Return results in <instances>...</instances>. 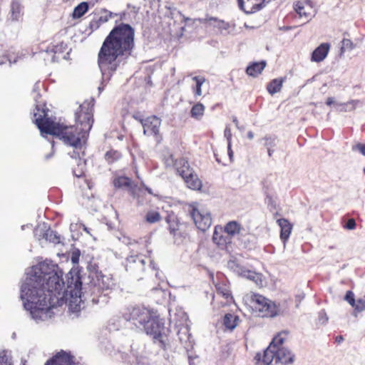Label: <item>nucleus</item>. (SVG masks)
Instances as JSON below:
<instances>
[{
  "label": "nucleus",
  "mask_w": 365,
  "mask_h": 365,
  "mask_svg": "<svg viewBox=\"0 0 365 365\" xmlns=\"http://www.w3.org/2000/svg\"><path fill=\"white\" fill-rule=\"evenodd\" d=\"M138 247H142V248H144L145 247V245L144 244L138 245Z\"/></svg>",
  "instance_id": "nucleus-55"
},
{
  "label": "nucleus",
  "mask_w": 365,
  "mask_h": 365,
  "mask_svg": "<svg viewBox=\"0 0 365 365\" xmlns=\"http://www.w3.org/2000/svg\"><path fill=\"white\" fill-rule=\"evenodd\" d=\"M355 310L359 312H363L365 310V295L357 299L355 302V306H353Z\"/></svg>",
  "instance_id": "nucleus-40"
},
{
  "label": "nucleus",
  "mask_w": 365,
  "mask_h": 365,
  "mask_svg": "<svg viewBox=\"0 0 365 365\" xmlns=\"http://www.w3.org/2000/svg\"><path fill=\"white\" fill-rule=\"evenodd\" d=\"M284 81V78H283L273 79L267 86V91L272 95L279 92L282 89Z\"/></svg>",
  "instance_id": "nucleus-30"
},
{
  "label": "nucleus",
  "mask_w": 365,
  "mask_h": 365,
  "mask_svg": "<svg viewBox=\"0 0 365 365\" xmlns=\"http://www.w3.org/2000/svg\"><path fill=\"white\" fill-rule=\"evenodd\" d=\"M113 184L116 188L129 187L131 186V180L126 176H118L113 180Z\"/></svg>",
  "instance_id": "nucleus-32"
},
{
  "label": "nucleus",
  "mask_w": 365,
  "mask_h": 365,
  "mask_svg": "<svg viewBox=\"0 0 365 365\" xmlns=\"http://www.w3.org/2000/svg\"><path fill=\"white\" fill-rule=\"evenodd\" d=\"M356 148L365 156V144L364 143H358L356 145Z\"/></svg>",
  "instance_id": "nucleus-45"
},
{
  "label": "nucleus",
  "mask_w": 365,
  "mask_h": 365,
  "mask_svg": "<svg viewBox=\"0 0 365 365\" xmlns=\"http://www.w3.org/2000/svg\"><path fill=\"white\" fill-rule=\"evenodd\" d=\"M250 269L245 267H237V272L239 275L242 277L246 278L247 275V272H249Z\"/></svg>",
  "instance_id": "nucleus-44"
},
{
  "label": "nucleus",
  "mask_w": 365,
  "mask_h": 365,
  "mask_svg": "<svg viewBox=\"0 0 365 365\" xmlns=\"http://www.w3.org/2000/svg\"><path fill=\"white\" fill-rule=\"evenodd\" d=\"M23 6L19 0H12L11 3V18L13 21H19L23 16Z\"/></svg>",
  "instance_id": "nucleus-27"
},
{
  "label": "nucleus",
  "mask_w": 365,
  "mask_h": 365,
  "mask_svg": "<svg viewBox=\"0 0 365 365\" xmlns=\"http://www.w3.org/2000/svg\"><path fill=\"white\" fill-rule=\"evenodd\" d=\"M173 166L188 188L193 190H199L202 188V181L185 158L176 159Z\"/></svg>",
  "instance_id": "nucleus-6"
},
{
  "label": "nucleus",
  "mask_w": 365,
  "mask_h": 365,
  "mask_svg": "<svg viewBox=\"0 0 365 365\" xmlns=\"http://www.w3.org/2000/svg\"><path fill=\"white\" fill-rule=\"evenodd\" d=\"M252 310L259 317L274 318L279 314V304L267 299L264 296L255 292L247 295Z\"/></svg>",
  "instance_id": "nucleus-4"
},
{
  "label": "nucleus",
  "mask_w": 365,
  "mask_h": 365,
  "mask_svg": "<svg viewBox=\"0 0 365 365\" xmlns=\"http://www.w3.org/2000/svg\"><path fill=\"white\" fill-rule=\"evenodd\" d=\"M165 222L168 225V230L175 239L185 238L188 236V225L181 222L176 215L171 212L165 217Z\"/></svg>",
  "instance_id": "nucleus-10"
},
{
  "label": "nucleus",
  "mask_w": 365,
  "mask_h": 365,
  "mask_svg": "<svg viewBox=\"0 0 365 365\" xmlns=\"http://www.w3.org/2000/svg\"><path fill=\"white\" fill-rule=\"evenodd\" d=\"M265 0H237L239 8L246 14H253L262 7Z\"/></svg>",
  "instance_id": "nucleus-16"
},
{
  "label": "nucleus",
  "mask_w": 365,
  "mask_h": 365,
  "mask_svg": "<svg viewBox=\"0 0 365 365\" xmlns=\"http://www.w3.org/2000/svg\"><path fill=\"white\" fill-rule=\"evenodd\" d=\"M326 103L327 106H331L334 103V98L331 97H329L327 99Z\"/></svg>",
  "instance_id": "nucleus-47"
},
{
  "label": "nucleus",
  "mask_w": 365,
  "mask_h": 365,
  "mask_svg": "<svg viewBox=\"0 0 365 365\" xmlns=\"http://www.w3.org/2000/svg\"><path fill=\"white\" fill-rule=\"evenodd\" d=\"M134 48V29L124 23L115 26L104 39L98 54L101 71L112 76L120 65V59L130 56Z\"/></svg>",
  "instance_id": "nucleus-2"
},
{
  "label": "nucleus",
  "mask_w": 365,
  "mask_h": 365,
  "mask_svg": "<svg viewBox=\"0 0 365 365\" xmlns=\"http://www.w3.org/2000/svg\"><path fill=\"white\" fill-rule=\"evenodd\" d=\"M81 162V159L79 158L78 163V165H80Z\"/></svg>",
  "instance_id": "nucleus-56"
},
{
  "label": "nucleus",
  "mask_w": 365,
  "mask_h": 365,
  "mask_svg": "<svg viewBox=\"0 0 365 365\" xmlns=\"http://www.w3.org/2000/svg\"><path fill=\"white\" fill-rule=\"evenodd\" d=\"M34 278L24 283L21 289V298L25 309L34 319H41L51 309L63 304L80 303L82 282L80 274L75 271L67 275V285L63 279V272L46 262L40 263Z\"/></svg>",
  "instance_id": "nucleus-1"
},
{
  "label": "nucleus",
  "mask_w": 365,
  "mask_h": 365,
  "mask_svg": "<svg viewBox=\"0 0 365 365\" xmlns=\"http://www.w3.org/2000/svg\"><path fill=\"white\" fill-rule=\"evenodd\" d=\"M239 322V317L230 313L226 314L222 319V324L226 330L232 331Z\"/></svg>",
  "instance_id": "nucleus-23"
},
{
  "label": "nucleus",
  "mask_w": 365,
  "mask_h": 365,
  "mask_svg": "<svg viewBox=\"0 0 365 365\" xmlns=\"http://www.w3.org/2000/svg\"><path fill=\"white\" fill-rule=\"evenodd\" d=\"M73 173V175L78 178V180L76 182V183L82 189H84L85 187H87L88 189L91 188V182L85 178L84 171L82 168L74 169Z\"/></svg>",
  "instance_id": "nucleus-28"
},
{
  "label": "nucleus",
  "mask_w": 365,
  "mask_h": 365,
  "mask_svg": "<svg viewBox=\"0 0 365 365\" xmlns=\"http://www.w3.org/2000/svg\"><path fill=\"white\" fill-rule=\"evenodd\" d=\"M143 330L147 335L152 337L153 343L158 344L161 349H166L170 343V330L165 327L158 317L153 314L149 324L143 327Z\"/></svg>",
  "instance_id": "nucleus-5"
},
{
  "label": "nucleus",
  "mask_w": 365,
  "mask_h": 365,
  "mask_svg": "<svg viewBox=\"0 0 365 365\" xmlns=\"http://www.w3.org/2000/svg\"><path fill=\"white\" fill-rule=\"evenodd\" d=\"M154 313L143 306H135L126 308L123 312V318L131 322L136 327H143L149 324Z\"/></svg>",
  "instance_id": "nucleus-7"
},
{
  "label": "nucleus",
  "mask_w": 365,
  "mask_h": 365,
  "mask_svg": "<svg viewBox=\"0 0 365 365\" xmlns=\"http://www.w3.org/2000/svg\"><path fill=\"white\" fill-rule=\"evenodd\" d=\"M253 137H254V133H253L252 131H249V132L247 133V138H248L249 139H252V138H253Z\"/></svg>",
  "instance_id": "nucleus-51"
},
{
  "label": "nucleus",
  "mask_w": 365,
  "mask_h": 365,
  "mask_svg": "<svg viewBox=\"0 0 365 365\" xmlns=\"http://www.w3.org/2000/svg\"><path fill=\"white\" fill-rule=\"evenodd\" d=\"M364 174H365V168H364Z\"/></svg>",
  "instance_id": "nucleus-58"
},
{
  "label": "nucleus",
  "mask_w": 365,
  "mask_h": 365,
  "mask_svg": "<svg viewBox=\"0 0 365 365\" xmlns=\"http://www.w3.org/2000/svg\"><path fill=\"white\" fill-rule=\"evenodd\" d=\"M67 50V45L63 42H60L56 44H51L45 50L47 53H52L53 58L58 57L59 54L64 53Z\"/></svg>",
  "instance_id": "nucleus-26"
},
{
  "label": "nucleus",
  "mask_w": 365,
  "mask_h": 365,
  "mask_svg": "<svg viewBox=\"0 0 365 365\" xmlns=\"http://www.w3.org/2000/svg\"><path fill=\"white\" fill-rule=\"evenodd\" d=\"M130 253L131 254L126 259L127 269H134L135 268V264H136L139 270H144L145 262L142 258L141 252H138V251L132 250Z\"/></svg>",
  "instance_id": "nucleus-17"
},
{
  "label": "nucleus",
  "mask_w": 365,
  "mask_h": 365,
  "mask_svg": "<svg viewBox=\"0 0 365 365\" xmlns=\"http://www.w3.org/2000/svg\"><path fill=\"white\" fill-rule=\"evenodd\" d=\"M122 157L121 153L115 150H110L107 151L105 154V159L109 164H112L119 159H120Z\"/></svg>",
  "instance_id": "nucleus-36"
},
{
  "label": "nucleus",
  "mask_w": 365,
  "mask_h": 365,
  "mask_svg": "<svg viewBox=\"0 0 365 365\" xmlns=\"http://www.w3.org/2000/svg\"><path fill=\"white\" fill-rule=\"evenodd\" d=\"M294 8L299 17L304 19V22H307L312 16L313 7L308 1H299L294 4Z\"/></svg>",
  "instance_id": "nucleus-15"
},
{
  "label": "nucleus",
  "mask_w": 365,
  "mask_h": 365,
  "mask_svg": "<svg viewBox=\"0 0 365 365\" xmlns=\"http://www.w3.org/2000/svg\"><path fill=\"white\" fill-rule=\"evenodd\" d=\"M187 212L200 230L205 232L211 226L212 217L210 214L204 210H199L197 203L188 205Z\"/></svg>",
  "instance_id": "nucleus-9"
},
{
  "label": "nucleus",
  "mask_w": 365,
  "mask_h": 365,
  "mask_svg": "<svg viewBox=\"0 0 365 365\" xmlns=\"http://www.w3.org/2000/svg\"><path fill=\"white\" fill-rule=\"evenodd\" d=\"M232 240V237L228 234H226L222 226L217 225L215 227L212 241L219 247L221 249L227 248V245H231Z\"/></svg>",
  "instance_id": "nucleus-13"
},
{
  "label": "nucleus",
  "mask_w": 365,
  "mask_h": 365,
  "mask_svg": "<svg viewBox=\"0 0 365 365\" xmlns=\"http://www.w3.org/2000/svg\"><path fill=\"white\" fill-rule=\"evenodd\" d=\"M43 238L56 245L59 244L61 242L60 235H58L56 232L51 229H48L44 232V233L43 234Z\"/></svg>",
  "instance_id": "nucleus-34"
},
{
  "label": "nucleus",
  "mask_w": 365,
  "mask_h": 365,
  "mask_svg": "<svg viewBox=\"0 0 365 365\" xmlns=\"http://www.w3.org/2000/svg\"><path fill=\"white\" fill-rule=\"evenodd\" d=\"M102 289H109V286H108V285H107V286H106V287H102Z\"/></svg>",
  "instance_id": "nucleus-54"
},
{
  "label": "nucleus",
  "mask_w": 365,
  "mask_h": 365,
  "mask_svg": "<svg viewBox=\"0 0 365 365\" xmlns=\"http://www.w3.org/2000/svg\"><path fill=\"white\" fill-rule=\"evenodd\" d=\"M94 99L86 100L76 113V125H66L56 123L54 126L47 128L49 135L56 136L63 142L75 148H81L92 128L94 119Z\"/></svg>",
  "instance_id": "nucleus-3"
},
{
  "label": "nucleus",
  "mask_w": 365,
  "mask_h": 365,
  "mask_svg": "<svg viewBox=\"0 0 365 365\" xmlns=\"http://www.w3.org/2000/svg\"><path fill=\"white\" fill-rule=\"evenodd\" d=\"M46 115L47 113L45 109L40 108L38 106L36 107L34 113V123L41 133L48 134L47 128L54 126L56 123L46 118Z\"/></svg>",
  "instance_id": "nucleus-12"
},
{
  "label": "nucleus",
  "mask_w": 365,
  "mask_h": 365,
  "mask_svg": "<svg viewBox=\"0 0 365 365\" xmlns=\"http://www.w3.org/2000/svg\"><path fill=\"white\" fill-rule=\"evenodd\" d=\"M271 154H272V152H270V151L269 150V155H271Z\"/></svg>",
  "instance_id": "nucleus-57"
},
{
  "label": "nucleus",
  "mask_w": 365,
  "mask_h": 365,
  "mask_svg": "<svg viewBox=\"0 0 365 365\" xmlns=\"http://www.w3.org/2000/svg\"><path fill=\"white\" fill-rule=\"evenodd\" d=\"M145 221L150 224L158 222L161 220V215L159 212L155 210H149L145 216Z\"/></svg>",
  "instance_id": "nucleus-37"
},
{
  "label": "nucleus",
  "mask_w": 365,
  "mask_h": 365,
  "mask_svg": "<svg viewBox=\"0 0 365 365\" xmlns=\"http://www.w3.org/2000/svg\"><path fill=\"white\" fill-rule=\"evenodd\" d=\"M133 118L136 120L139 121L141 124H142V122H143L142 120H145V118H142L139 114H134L133 115Z\"/></svg>",
  "instance_id": "nucleus-46"
},
{
  "label": "nucleus",
  "mask_w": 365,
  "mask_h": 365,
  "mask_svg": "<svg viewBox=\"0 0 365 365\" xmlns=\"http://www.w3.org/2000/svg\"><path fill=\"white\" fill-rule=\"evenodd\" d=\"M45 365H74L73 357L61 351L48 359Z\"/></svg>",
  "instance_id": "nucleus-18"
},
{
  "label": "nucleus",
  "mask_w": 365,
  "mask_h": 365,
  "mask_svg": "<svg viewBox=\"0 0 365 365\" xmlns=\"http://www.w3.org/2000/svg\"><path fill=\"white\" fill-rule=\"evenodd\" d=\"M228 154H229V155H230V159H232V155H233V153H232V149H231V145H230V144H229V145H228Z\"/></svg>",
  "instance_id": "nucleus-48"
},
{
  "label": "nucleus",
  "mask_w": 365,
  "mask_h": 365,
  "mask_svg": "<svg viewBox=\"0 0 365 365\" xmlns=\"http://www.w3.org/2000/svg\"><path fill=\"white\" fill-rule=\"evenodd\" d=\"M145 190H146L148 193H150V194H153V192H152V190H151V189H150V188H149V187H145Z\"/></svg>",
  "instance_id": "nucleus-53"
},
{
  "label": "nucleus",
  "mask_w": 365,
  "mask_h": 365,
  "mask_svg": "<svg viewBox=\"0 0 365 365\" xmlns=\"http://www.w3.org/2000/svg\"><path fill=\"white\" fill-rule=\"evenodd\" d=\"M108 18L106 16H100L93 19L88 25V29L91 33L98 29L103 24L107 22Z\"/></svg>",
  "instance_id": "nucleus-33"
},
{
  "label": "nucleus",
  "mask_w": 365,
  "mask_h": 365,
  "mask_svg": "<svg viewBox=\"0 0 365 365\" xmlns=\"http://www.w3.org/2000/svg\"><path fill=\"white\" fill-rule=\"evenodd\" d=\"M289 335V331H282L279 332L272 339V341L269 344V346L274 349L275 350L281 349L284 348L282 346L284 342L286 341L287 336Z\"/></svg>",
  "instance_id": "nucleus-25"
},
{
  "label": "nucleus",
  "mask_w": 365,
  "mask_h": 365,
  "mask_svg": "<svg viewBox=\"0 0 365 365\" xmlns=\"http://www.w3.org/2000/svg\"><path fill=\"white\" fill-rule=\"evenodd\" d=\"M223 230L225 231L226 234H228L232 239L233 237L241 233V231L243 230L242 225L235 221H230L228 222L224 227Z\"/></svg>",
  "instance_id": "nucleus-22"
},
{
  "label": "nucleus",
  "mask_w": 365,
  "mask_h": 365,
  "mask_svg": "<svg viewBox=\"0 0 365 365\" xmlns=\"http://www.w3.org/2000/svg\"><path fill=\"white\" fill-rule=\"evenodd\" d=\"M336 341L339 344L341 343L343 340H344V338L342 336H337L335 339Z\"/></svg>",
  "instance_id": "nucleus-49"
},
{
  "label": "nucleus",
  "mask_w": 365,
  "mask_h": 365,
  "mask_svg": "<svg viewBox=\"0 0 365 365\" xmlns=\"http://www.w3.org/2000/svg\"><path fill=\"white\" fill-rule=\"evenodd\" d=\"M142 126L143 128V133L147 136H153L158 142H160L162 136L160 133V128L161 125V119L158 116L153 115L142 120Z\"/></svg>",
  "instance_id": "nucleus-11"
},
{
  "label": "nucleus",
  "mask_w": 365,
  "mask_h": 365,
  "mask_svg": "<svg viewBox=\"0 0 365 365\" xmlns=\"http://www.w3.org/2000/svg\"><path fill=\"white\" fill-rule=\"evenodd\" d=\"M274 360L276 361V350L269 345L263 353L258 352L254 357L255 365H271Z\"/></svg>",
  "instance_id": "nucleus-14"
},
{
  "label": "nucleus",
  "mask_w": 365,
  "mask_h": 365,
  "mask_svg": "<svg viewBox=\"0 0 365 365\" xmlns=\"http://www.w3.org/2000/svg\"><path fill=\"white\" fill-rule=\"evenodd\" d=\"M192 79L195 82V86L192 87L194 96L195 97L202 96V86L206 81L205 78L202 76H197L192 77Z\"/></svg>",
  "instance_id": "nucleus-31"
},
{
  "label": "nucleus",
  "mask_w": 365,
  "mask_h": 365,
  "mask_svg": "<svg viewBox=\"0 0 365 365\" xmlns=\"http://www.w3.org/2000/svg\"><path fill=\"white\" fill-rule=\"evenodd\" d=\"M205 110V107L202 103H196L191 108L190 116L195 120H200L204 115Z\"/></svg>",
  "instance_id": "nucleus-29"
},
{
  "label": "nucleus",
  "mask_w": 365,
  "mask_h": 365,
  "mask_svg": "<svg viewBox=\"0 0 365 365\" xmlns=\"http://www.w3.org/2000/svg\"><path fill=\"white\" fill-rule=\"evenodd\" d=\"M277 223L280 227V239L284 243H285L289 238L292 231L293 225L286 218L277 219Z\"/></svg>",
  "instance_id": "nucleus-20"
},
{
  "label": "nucleus",
  "mask_w": 365,
  "mask_h": 365,
  "mask_svg": "<svg viewBox=\"0 0 365 365\" xmlns=\"http://www.w3.org/2000/svg\"><path fill=\"white\" fill-rule=\"evenodd\" d=\"M247 279L254 282L257 285H262V274L259 272H256L253 270L249 271L247 272V275L246 277Z\"/></svg>",
  "instance_id": "nucleus-38"
},
{
  "label": "nucleus",
  "mask_w": 365,
  "mask_h": 365,
  "mask_svg": "<svg viewBox=\"0 0 365 365\" xmlns=\"http://www.w3.org/2000/svg\"><path fill=\"white\" fill-rule=\"evenodd\" d=\"M101 287L100 283L98 282V285L95 284L93 286V292H95L96 289H98Z\"/></svg>",
  "instance_id": "nucleus-52"
},
{
  "label": "nucleus",
  "mask_w": 365,
  "mask_h": 365,
  "mask_svg": "<svg viewBox=\"0 0 365 365\" xmlns=\"http://www.w3.org/2000/svg\"><path fill=\"white\" fill-rule=\"evenodd\" d=\"M355 48V45L349 38H344L341 41V46L340 48V53L342 54L346 51H351Z\"/></svg>",
  "instance_id": "nucleus-39"
},
{
  "label": "nucleus",
  "mask_w": 365,
  "mask_h": 365,
  "mask_svg": "<svg viewBox=\"0 0 365 365\" xmlns=\"http://www.w3.org/2000/svg\"><path fill=\"white\" fill-rule=\"evenodd\" d=\"M266 66V62H254L247 67L246 73L248 76L257 77L259 75Z\"/></svg>",
  "instance_id": "nucleus-24"
},
{
  "label": "nucleus",
  "mask_w": 365,
  "mask_h": 365,
  "mask_svg": "<svg viewBox=\"0 0 365 365\" xmlns=\"http://www.w3.org/2000/svg\"><path fill=\"white\" fill-rule=\"evenodd\" d=\"M294 355L287 349L282 348L276 350V363L280 362L284 364L293 363Z\"/></svg>",
  "instance_id": "nucleus-21"
},
{
  "label": "nucleus",
  "mask_w": 365,
  "mask_h": 365,
  "mask_svg": "<svg viewBox=\"0 0 365 365\" xmlns=\"http://www.w3.org/2000/svg\"><path fill=\"white\" fill-rule=\"evenodd\" d=\"M216 295L213 297L212 305L215 309L230 305L234 302L229 283L225 279H217L214 282Z\"/></svg>",
  "instance_id": "nucleus-8"
},
{
  "label": "nucleus",
  "mask_w": 365,
  "mask_h": 365,
  "mask_svg": "<svg viewBox=\"0 0 365 365\" xmlns=\"http://www.w3.org/2000/svg\"><path fill=\"white\" fill-rule=\"evenodd\" d=\"M356 221L354 218H350L347 220L344 227L348 230H354L356 227Z\"/></svg>",
  "instance_id": "nucleus-43"
},
{
  "label": "nucleus",
  "mask_w": 365,
  "mask_h": 365,
  "mask_svg": "<svg viewBox=\"0 0 365 365\" xmlns=\"http://www.w3.org/2000/svg\"><path fill=\"white\" fill-rule=\"evenodd\" d=\"M88 10V4L87 2H82L75 7L73 11V17L74 19L81 18Z\"/></svg>",
  "instance_id": "nucleus-35"
},
{
  "label": "nucleus",
  "mask_w": 365,
  "mask_h": 365,
  "mask_svg": "<svg viewBox=\"0 0 365 365\" xmlns=\"http://www.w3.org/2000/svg\"><path fill=\"white\" fill-rule=\"evenodd\" d=\"M331 45L329 43H322L317 46L312 52L311 61L319 63L324 61L330 51Z\"/></svg>",
  "instance_id": "nucleus-19"
},
{
  "label": "nucleus",
  "mask_w": 365,
  "mask_h": 365,
  "mask_svg": "<svg viewBox=\"0 0 365 365\" xmlns=\"http://www.w3.org/2000/svg\"><path fill=\"white\" fill-rule=\"evenodd\" d=\"M232 122L235 124L237 127H238L239 121L236 117L232 118Z\"/></svg>",
  "instance_id": "nucleus-50"
},
{
  "label": "nucleus",
  "mask_w": 365,
  "mask_h": 365,
  "mask_svg": "<svg viewBox=\"0 0 365 365\" xmlns=\"http://www.w3.org/2000/svg\"><path fill=\"white\" fill-rule=\"evenodd\" d=\"M81 256V252L78 249L74 250L71 255V260L73 264H78Z\"/></svg>",
  "instance_id": "nucleus-42"
},
{
  "label": "nucleus",
  "mask_w": 365,
  "mask_h": 365,
  "mask_svg": "<svg viewBox=\"0 0 365 365\" xmlns=\"http://www.w3.org/2000/svg\"><path fill=\"white\" fill-rule=\"evenodd\" d=\"M344 299L348 302V303L353 307L355 306V299L354 294L352 291L349 290L346 292V295L344 297Z\"/></svg>",
  "instance_id": "nucleus-41"
}]
</instances>
